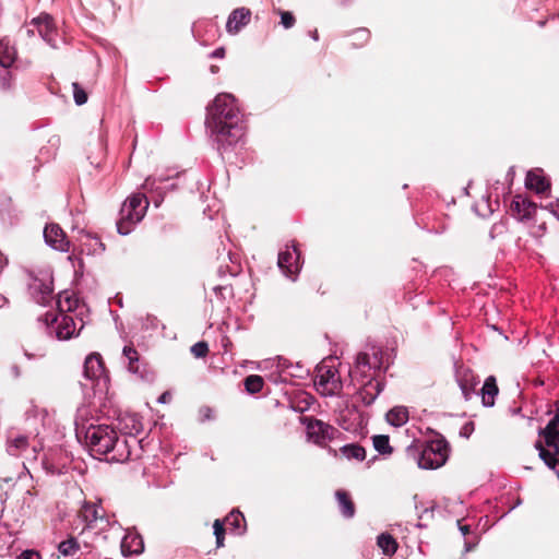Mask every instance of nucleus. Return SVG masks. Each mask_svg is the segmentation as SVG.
Here are the masks:
<instances>
[{
	"instance_id": "obj_4",
	"label": "nucleus",
	"mask_w": 559,
	"mask_h": 559,
	"mask_svg": "<svg viewBox=\"0 0 559 559\" xmlns=\"http://www.w3.org/2000/svg\"><path fill=\"white\" fill-rule=\"evenodd\" d=\"M117 431L108 425H91L85 431V441L91 451L108 455L117 441Z\"/></svg>"
},
{
	"instance_id": "obj_40",
	"label": "nucleus",
	"mask_w": 559,
	"mask_h": 559,
	"mask_svg": "<svg viewBox=\"0 0 559 559\" xmlns=\"http://www.w3.org/2000/svg\"><path fill=\"white\" fill-rule=\"evenodd\" d=\"M73 86V97L76 105L81 106L87 102V93L85 90L76 82L72 84Z\"/></svg>"
},
{
	"instance_id": "obj_30",
	"label": "nucleus",
	"mask_w": 559,
	"mask_h": 559,
	"mask_svg": "<svg viewBox=\"0 0 559 559\" xmlns=\"http://www.w3.org/2000/svg\"><path fill=\"white\" fill-rule=\"evenodd\" d=\"M58 550L64 557H73L79 552L80 544L75 537L70 536L68 539L59 543Z\"/></svg>"
},
{
	"instance_id": "obj_34",
	"label": "nucleus",
	"mask_w": 559,
	"mask_h": 559,
	"mask_svg": "<svg viewBox=\"0 0 559 559\" xmlns=\"http://www.w3.org/2000/svg\"><path fill=\"white\" fill-rule=\"evenodd\" d=\"M341 452L347 459H355L358 461H362L366 457V450L356 443L347 444L341 448Z\"/></svg>"
},
{
	"instance_id": "obj_29",
	"label": "nucleus",
	"mask_w": 559,
	"mask_h": 559,
	"mask_svg": "<svg viewBox=\"0 0 559 559\" xmlns=\"http://www.w3.org/2000/svg\"><path fill=\"white\" fill-rule=\"evenodd\" d=\"M386 420L391 425L400 427L408 420V412L405 407H394L386 414Z\"/></svg>"
},
{
	"instance_id": "obj_21",
	"label": "nucleus",
	"mask_w": 559,
	"mask_h": 559,
	"mask_svg": "<svg viewBox=\"0 0 559 559\" xmlns=\"http://www.w3.org/2000/svg\"><path fill=\"white\" fill-rule=\"evenodd\" d=\"M103 509L95 503L86 502L80 510V516L87 526H92L98 520H103Z\"/></svg>"
},
{
	"instance_id": "obj_6",
	"label": "nucleus",
	"mask_w": 559,
	"mask_h": 559,
	"mask_svg": "<svg viewBox=\"0 0 559 559\" xmlns=\"http://www.w3.org/2000/svg\"><path fill=\"white\" fill-rule=\"evenodd\" d=\"M300 421L306 425L309 438L317 444H323L326 440L334 439L338 432L336 428L320 419L304 416Z\"/></svg>"
},
{
	"instance_id": "obj_27",
	"label": "nucleus",
	"mask_w": 559,
	"mask_h": 559,
	"mask_svg": "<svg viewBox=\"0 0 559 559\" xmlns=\"http://www.w3.org/2000/svg\"><path fill=\"white\" fill-rule=\"evenodd\" d=\"M377 544L381 548L382 552L389 557L393 556L396 552L399 546L395 538L388 533H382L381 535H379Z\"/></svg>"
},
{
	"instance_id": "obj_18",
	"label": "nucleus",
	"mask_w": 559,
	"mask_h": 559,
	"mask_svg": "<svg viewBox=\"0 0 559 559\" xmlns=\"http://www.w3.org/2000/svg\"><path fill=\"white\" fill-rule=\"evenodd\" d=\"M480 393L484 406L491 407L495 405V399L499 393V388L493 376L486 378L484 385L480 389Z\"/></svg>"
},
{
	"instance_id": "obj_5",
	"label": "nucleus",
	"mask_w": 559,
	"mask_h": 559,
	"mask_svg": "<svg viewBox=\"0 0 559 559\" xmlns=\"http://www.w3.org/2000/svg\"><path fill=\"white\" fill-rule=\"evenodd\" d=\"M314 383L322 394L329 396L338 395L343 389L337 370L324 365L318 367Z\"/></svg>"
},
{
	"instance_id": "obj_35",
	"label": "nucleus",
	"mask_w": 559,
	"mask_h": 559,
	"mask_svg": "<svg viewBox=\"0 0 559 559\" xmlns=\"http://www.w3.org/2000/svg\"><path fill=\"white\" fill-rule=\"evenodd\" d=\"M246 391L250 394L259 393L264 385V380L259 374H250L243 380Z\"/></svg>"
},
{
	"instance_id": "obj_19",
	"label": "nucleus",
	"mask_w": 559,
	"mask_h": 559,
	"mask_svg": "<svg viewBox=\"0 0 559 559\" xmlns=\"http://www.w3.org/2000/svg\"><path fill=\"white\" fill-rule=\"evenodd\" d=\"M526 188L535 190L537 193H544L550 189L549 181L542 175L539 170H531L525 179Z\"/></svg>"
},
{
	"instance_id": "obj_12",
	"label": "nucleus",
	"mask_w": 559,
	"mask_h": 559,
	"mask_svg": "<svg viewBox=\"0 0 559 559\" xmlns=\"http://www.w3.org/2000/svg\"><path fill=\"white\" fill-rule=\"evenodd\" d=\"M105 372L102 356L98 353L90 354L84 361V377L88 380L99 379Z\"/></svg>"
},
{
	"instance_id": "obj_43",
	"label": "nucleus",
	"mask_w": 559,
	"mask_h": 559,
	"mask_svg": "<svg viewBox=\"0 0 559 559\" xmlns=\"http://www.w3.org/2000/svg\"><path fill=\"white\" fill-rule=\"evenodd\" d=\"M16 559H41V558H40V555L34 550H25Z\"/></svg>"
},
{
	"instance_id": "obj_26",
	"label": "nucleus",
	"mask_w": 559,
	"mask_h": 559,
	"mask_svg": "<svg viewBox=\"0 0 559 559\" xmlns=\"http://www.w3.org/2000/svg\"><path fill=\"white\" fill-rule=\"evenodd\" d=\"M223 522L231 530H234L237 534H242L246 530L245 516L238 510H233Z\"/></svg>"
},
{
	"instance_id": "obj_8",
	"label": "nucleus",
	"mask_w": 559,
	"mask_h": 559,
	"mask_svg": "<svg viewBox=\"0 0 559 559\" xmlns=\"http://www.w3.org/2000/svg\"><path fill=\"white\" fill-rule=\"evenodd\" d=\"M29 293L37 304L45 306L50 302L53 289L50 283L34 278L29 284Z\"/></svg>"
},
{
	"instance_id": "obj_38",
	"label": "nucleus",
	"mask_w": 559,
	"mask_h": 559,
	"mask_svg": "<svg viewBox=\"0 0 559 559\" xmlns=\"http://www.w3.org/2000/svg\"><path fill=\"white\" fill-rule=\"evenodd\" d=\"M224 522L221 521V520H215L214 521V524H213V528H214V535L216 537V545L217 547H223L224 546V539H225V527H224Z\"/></svg>"
},
{
	"instance_id": "obj_50",
	"label": "nucleus",
	"mask_w": 559,
	"mask_h": 559,
	"mask_svg": "<svg viewBox=\"0 0 559 559\" xmlns=\"http://www.w3.org/2000/svg\"><path fill=\"white\" fill-rule=\"evenodd\" d=\"M373 358H374V360H376V361H378V362H379V359H378V353H374V354H373Z\"/></svg>"
},
{
	"instance_id": "obj_36",
	"label": "nucleus",
	"mask_w": 559,
	"mask_h": 559,
	"mask_svg": "<svg viewBox=\"0 0 559 559\" xmlns=\"http://www.w3.org/2000/svg\"><path fill=\"white\" fill-rule=\"evenodd\" d=\"M536 448L539 450V456L546 463V465L550 468H555L559 463V454H557L556 451L551 453L550 451L546 450L540 442H537Z\"/></svg>"
},
{
	"instance_id": "obj_2",
	"label": "nucleus",
	"mask_w": 559,
	"mask_h": 559,
	"mask_svg": "<svg viewBox=\"0 0 559 559\" xmlns=\"http://www.w3.org/2000/svg\"><path fill=\"white\" fill-rule=\"evenodd\" d=\"M449 443L444 438L431 440L426 445L412 443L406 448L407 456L417 461L420 468L436 469L443 466L449 457Z\"/></svg>"
},
{
	"instance_id": "obj_9",
	"label": "nucleus",
	"mask_w": 559,
	"mask_h": 559,
	"mask_svg": "<svg viewBox=\"0 0 559 559\" xmlns=\"http://www.w3.org/2000/svg\"><path fill=\"white\" fill-rule=\"evenodd\" d=\"M251 11L247 8L235 9L228 16L226 29L230 34L238 33L243 26L249 24Z\"/></svg>"
},
{
	"instance_id": "obj_10",
	"label": "nucleus",
	"mask_w": 559,
	"mask_h": 559,
	"mask_svg": "<svg viewBox=\"0 0 559 559\" xmlns=\"http://www.w3.org/2000/svg\"><path fill=\"white\" fill-rule=\"evenodd\" d=\"M539 435L544 437L546 444L559 454V409Z\"/></svg>"
},
{
	"instance_id": "obj_51",
	"label": "nucleus",
	"mask_w": 559,
	"mask_h": 559,
	"mask_svg": "<svg viewBox=\"0 0 559 559\" xmlns=\"http://www.w3.org/2000/svg\"><path fill=\"white\" fill-rule=\"evenodd\" d=\"M162 401H165L166 400V394H163L162 397H160Z\"/></svg>"
},
{
	"instance_id": "obj_32",
	"label": "nucleus",
	"mask_w": 559,
	"mask_h": 559,
	"mask_svg": "<svg viewBox=\"0 0 559 559\" xmlns=\"http://www.w3.org/2000/svg\"><path fill=\"white\" fill-rule=\"evenodd\" d=\"M28 445V439L25 436H16L8 440V452L11 455H19Z\"/></svg>"
},
{
	"instance_id": "obj_16",
	"label": "nucleus",
	"mask_w": 559,
	"mask_h": 559,
	"mask_svg": "<svg viewBox=\"0 0 559 559\" xmlns=\"http://www.w3.org/2000/svg\"><path fill=\"white\" fill-rule=\"evenodd\" d=\"M55 321L58 323L57 337L59 340H69L74 335L76 326L71 316L61 313Z\"/></svg>"
},
{
	"instance_id": "obj_49",
	"label": "nucleus",
	"mask_w": 559,
	"mask_h": 559,
	"mask_svg": "<svg viewBox=\"0 0 559 559\" xmlns=\"http://www.w3.org/2000/svg\"><path fill=\"white\" fill-rule=\"evenodd\" d=\"M211 71H212V72H216V71H217V67L212 66V67H211Z\"/></svg>"
},
{
	"instance_id": "obj_31",
	"label": "nucleus",
	"mask_w": 559,
	"mask_h": 559,
	"mask_svg": "<svg viewBox=\"0 0 559 559\" xmlns=\"http://www.w3.org/2000/svg\"><path fill=\"white\" fill-rule=\"evenodd\" d=\"M370 36L371 34L368 28H357L350 34V46L353 48L364 47L369 41Z\"/></svg>"
},
{
	"instance_id": "obj_11",
	"label": "nucleus",
	"mask_w": 559,
	"mask_h": 559,
	"mask_svg": "<svg viewBox=\"0 0 559 559\" xmlns=\"http://www.w3.org/2000/svg\"><path fill=\"white\" fill-rule=\"evenodd\" d=\"M382 389L383 383L381 381L371 379L361 386L356 395L364 405L369 406L374 402Z\"/></svg>"
},
{
	"instance_id": "obj_44",
	"label": "nucleus",
	"mask_w": 559,
	"mask_h": 559,
	"mask_svg": "<svg viewBox=\"0 0 559 559\" xmlns=\"http://www.w3.org/2000/svg\"><path fill=\"white\" fill-rule=\"evenodd\" d=\"M474 430V424L473 423H466L462 429H461V436H464L466 438L469 437V435L473 432Z\"/></svg>"
},
{
	"instance_id": "obj_15",
	"label": "nucleus",
	"mask_w": 559,
	"mask_h": 559,
	"mask_svg": "<svg viewBox=\"0 0 559 559\" xmlns=\"http://www.w3.org/2000/svg\"><path fill=\"white\" fill-rule=\"evenodd\" d=\"M122 353H123V356L128 360V370L130 372H132V373L140 374L141 377H143V373H144L143 366H144V364L141 360L140 354L135 349V347L132 344L126 345L123 347V352Z\"/></svg>"
},
{
	"instance_id": "obj_47",
	"label": "nucleus",
	"mask_w": 559,
	"mask_h": 559,
	"mask_svg": "<svg viewBox=\"0 0 559 559\" xmlns=\"http://www.w3.org/2000/svg\"><path fill=\"white\" fill-rule=\"evenodd\" d=\"M224 55H225V49L224 48H218V49H216L213 52V56L217 57V58H222V57H224Z\"/></svg>"
},
{
	"instance_id": "obj_22",
	"label": "nucleus",
	"mask_w": 559,
	"mask_h": 559,
	"mask_svg": "<svg viewBox=\"0 0 559 559\" xmlns=\"http://www.w3.org/2000/svg\"><path fill=\"white\" fill-rule=\"evenodd\" d=\"M32 24L36 27L37 33L45 40L50 41V35L55 29L53 22L50 15L40 14L38 17L33 19Z\"/></svg>"
},
{
	"instance_id": "obj_17",
	"label": "nucleus",
	"mask_w": 559,
	"mask_h": 559,
	"mask_svg": "<svg viewBox=\"0 0 559 559\" xmlns=\"http://www.w3.org/2000/svg\"><path fill=\"white\" fill-rule=\"evenodd\" d=\"M478 383V378L471 370H465L460 374L459 385L466 401L471 400L473 394H475Z\"/></svg>"
},
{
	"instance_id": "obj_14",
	"label": "nucleus",
	"mask_w": 559,
	"mask_h": 559,
	"mask_svg": "<svg viewBox=\"0 0 559 559\" xmlns=\"http://www.w3.org/2000/svg\"><path fill=\"white\" fill-rule=\"evenodd\" d=\"M537 205L528 199H514L511 203V211L515 213L521 221L532 218L536 213Z\"/></svg>"
},
{
	"instance_id": "obj_1",
	"label": "nucleus",
	"mask_w": 559,
	"mask_h": 559,
	"mask_svg": "<svg viewBox=\"0 0 559 559\" xmlns=\"http://www.w3.org/2000/svg\"><path fill=\"white\" fill-rule=\"evenodd\" d=\"M206 126L219 146L236 144L245 134L237 99L227 93L218 94L207 107Z\"/></svg>"
},
{
	"instance_id": "obj_48",
	"label": "nucleus",
	"mask_w": 559,
	"mask_h": 559,
	"mask_svg": "<svg viewBox=\"0 0 559 559\" xmlns=\"http://www.w3.org/2000/svg\"><path fill=\"white\" fill-rule=\"evenodd\" d=\"M462 531H463V533H467V532L469 531V530H468V526H463V527H462Z\"/></svg>"
},
{
	"instance_id": "obj_23",
	"label": "nucleus",
	"mask_w": 559,
	"mask_h": 559,
	"mask_svg": "<svg viewBox=\"0 0 559 559\" xmlns=\"http://www.w3.org/2000/svg\"><path fill=\"white\" fill-rule=\"evenodd\" d=\"M335 498L338 501V506L343 516L347 519L353 518L355 515L356 508L350 495L343 489H338L335 492Z\"/></svg>"
},
{
	"instance_id": "obj_41",
	"label": "nucleus",
	"mask_w": 559,
	"mask_h": 559,
	"mask_svg": "<svg viewBox=\"0 0 559 559\" xmlns=\"http://www.w3.org/2000/svg\"><path fill=\"white\" fill-rule=\"evenodd\" d=\"M374 364L371 362L370 356L366 353H359L356 358V367L365 372L366 369H370Z\"/></svg>"
},
{
	"instance_id": "obj_33",
	"label": "nucleus",
	"mask_w": 559,
	"mask_h": 559,
	"mask_svg": "<svg viewBox=\"0 0 559 559\" xmlns=\"http://www.w3.org/2000/svg\"><path fill=\"white\" fill-rule=\"evenodd\" d=\"M374 449L383 455L392 454L393 448L390 445V438L386 435H376L372 437Z\"/></svg>"
},
{
	"instance_id": "obj_3",
	"label": "nucleus",
	"mask_w": 559,
	"mask_h": 559,
	"mask_svg": "<svg viewBox=\"0 0 559 559\" xmlns=\"http://www.w3.org/2000/svg\"><path fill=\"white\" fill-rule=\"evenodd\" d=\"M148 201L142 193L132 194L121 206L117 230L121 235L131 233L133 226L145 215Z\"/></svg>"
},
{
	"instance_id": "obj_20",
	"label": "nucleus",
	"mask_w": 559,
	"mask_h": 559,
	"mask_svg": "<svg viewBox=\"0 0 559 559\" xmlns=\"http://www.w3.org/2000/svg\"><path fill=\"white\" fill-rule=\"evenodd\" d=\"M110 454V460L115 462H124L130 460L132 453L129 440L127 438L120 440L117 435V441H115V445L112 447Z\"/></svg>"
},
{
	"instance_id": "obj_37",
	"label": "nucleus",
	"mask_w": 559,
	"mask_h": 559,
	"mask_svg": "<svg viewBox=\"0 0 559 559\" xmlns=\"http://www.w3.org/2000/svg\"><path fill=\"white\" fill-rule=\"evenodd\" d=\"M14 85V78L11 71L4 69L0 73V88L2 91H10Z\"/></svg>"
},
{
	"instance_id": "obj_25",
	"label": "nucleus",
	"mask_w": 559,
	"mask_h": 559,
	"mask_svg": "<svg viewBox=\"0 0 559 559\" xmlns=\"http://www.w3.org/2000/svg\"><path fill=\"white\" fill-rule=\"evenodd\" d=\"M16 59V51L8 41L0 40V66L9 69Z\"/></svg>"
},
{
	"instance_id": "obj_46",
	"label": "nucleus",
	"mask_w": 559,
	"mask_h": 559,
	"mask_svg": "<svg viewBox=\"0 0 559 559\" xmlns=\"http://www.w3.org/2000/svg\"><path fill=\"white\" fill-rule=\"evenodd\" d=\"M10 371H11V376H12L13 378H17V377L20 376V368H19V366H17V365H15V364L11 365V367H10Z\"/></svg>"
},
{
	"instance_id": "obj_39",
	"label": "nucleus",
	"mask_w": 559,
	"mask_h": 559,
	"mask_svg": "<svg viewBox=\"0 0 559 559\" xmlns=\"http://www.w3.org/2000/svg\"><path fill=\"white\" fill-rule=\"evenodd\" d=\"M190 350L195 358H204L209 354V344L205 341L198 342Z\"/></svg>"
},
{
	"instance_id": "obj_28",
	"label": "nucleus",
	"mask_w": 559,
	"mask_h": 559,
	"mask_svg": "<svg viewBox=\"0 0 559 559\" xmlns=\"http://www.w3.org/2000/svg\"><path fill=\"white\" fill-rule=\"evenodd\" d=\"M314 403V397L308 393H300L292 400V408L298 413H305Z\"/></svg>"
},
{
	"instance_id": "obj_7",
	"label": "nucleus",
	"mask_w": 559,
	"mask_h": 559,
	"mask_svg": "<svg viewBox=\"0 0 559 559\" xmlns=\"http://www.w3.org/2000/svg\"><path fill=\"white\" fill-rule=\"evenodd\" d=\"M44 237L48 245L60 251H69L70 241L62 228L57 224H49L44 229Z\"/></svg>"
},
{
	"instance_id": "obj_42",
	"label": "nucleus",
	"mask_w": 559,
	"mask_h": 559,
	"mask_svg": "<svg viewBox=\"0 0 559 559\" xmlns=\"http://www.w3.org/2000/svg\"><path fill=\"white\" fill-rule=\"evenodd\" d=\"M278 14L281 15V24L285 28H292L295 25L296 19L292 12L278 10Z\"/></svg>"
},
{
	"instance_id": "obj_24",
	"label": "nucleus",
	"mask_w": 559,
	"mask_h": 559,
	"mask_svg": "<svg viewBox=\"0 0 559 559\" xmlns=\"http://www.w3.org/2000/svg\"><path fill=\"white\" fill-rule=\"evenodd\" d=\"M122 549H127L130 554L140 555L144 550V542L141 535L129 533L122 540Z\"/></svg>"
},
{
	"instance_id": "obj_13",
	"label": "nucleus",
	"mask_w": 559,
	"mask_h": 559,
	"mask_svg": "<svg viewBox=\"0 0 559 559\" xmlns=\"http://www.w3.org/2000/svg\"><path fill=\"white\" fill-rule=\"evenodd\" d=\"M299 254L300 253L295 246L293 247V251L287 249L283 252H280L277 261L280 269L288 275L297 273Z\"/></svg>"
},
{
	"instance_id": "obj_45",
	"label": "nucleus",
	"mask_w": 559,
	"mask_h": 559,
	"mask_svg": "<svg viewBox=\"0 0 559 559\" xmlns=\"http://www.w3.org/2000/svg\"><path fill=\"white\" fill-rule=\"evenodd\" d=\"M7 500V492L3 490L2 486L0 485V513L2 512V507Z\"/></svg>"
}]
</instances>
